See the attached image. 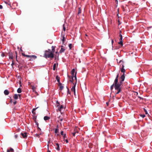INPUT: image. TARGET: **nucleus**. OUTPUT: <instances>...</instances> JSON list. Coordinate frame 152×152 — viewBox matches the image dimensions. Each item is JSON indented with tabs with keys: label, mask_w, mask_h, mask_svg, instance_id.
Returning <instances> with one entry per match:
<instances>
[{
	"label": "nucleus",
	"mask_w": 152,
	"mask_h": 152,
	"mask_svg": "<svg viewBox=\"0 0 152 152\" xmlns=\"http://www.w3.org/2000/svg\"><path fill=\"white\" fill-rule=\"evenodd\" d=\"M114 86L115 87V84H113L110 87V89L111 90H112L113 89Z\"/></svg>",
	"instance_id": "cd10ccee"
},
{
	"label": "nucleus",
	"mask_w": 152,
	"mask_h": 152,
	"mask_svg": "<svg viewBox=\"0 0 152 152\" xmlns=\"http://www.w3.org/2000/svg\"><path fill=\"white\" fill-rule=\"evenodd\" d=\"M68 77L69 78V81L72 83L73 82L74 77H70L69 75L68 76Z\"/></svg>",
	"instance_id": "a211bd4d"
},
{
	"label": "nucleus",
	"mask_w": 152,
	"mask_h": 152,
	"mask_svg": "<svg viewBox=\"0 0 152 152\" xmlns=\"http://www.w3.org/2000/svg\"><path fill=\"white\" fill-rule=\"evenodd\" d=\"M61 47V49L60 50L59 52V53H63L65 50V49L63 48V46H62Z\"/></svg>",
	"instance_id": "9d476101"
},
{
	"label": "nucleus",
	"mask_w": 152,
	"mask_h": 152,
	"mask_svg": "<svg viewBox=\"0 0 152 152\" xmlns=\"http://www.w3.org/2000/svg\"><path fill=\"white\" fill-rule=\"evenodd\" d=\"M56 63H55L53 64V70H55L56 69Z\"/></svg>",
	"instance_id": "a878e982"
},
{
	"label": "nucleus",
	"mask_w": 152,
	"mask_h": 152,
	"mask_svg": "<svg viewBox=\"0 0 152 152\" xmlns=\"http://www.w3.org/2000/svg\"><path fill=\"white\" fill-rule=\"evenodd\" d=\"M75 69H73L71 71V77H75V74H74V73H75ZM76 73H75V74Z\"/></svg>",
	"instance_id": "1a4fd4ad"
},
{
	"label": "nucleus",
	"mask_w": 152,
	"mask_h": 152,
	"mask_svg": "<svg viewBox=\"0 0 152 152\" xmlns=\"http://www.w3.org/2000/svg\"><path fill=\"white\" fill-rule=\"evenodd\" d=\"M119 36L120 37V38H121V39H122V36L121 34H120L119 35Z\"/></svg>",
	"instance_id": "e433bc0d"
},
{
	"label": "nucleus",
	"mask_w": 152,
	"mask_h": 152,
	"mask_svg": "<svg viewBox=\"0 0 152 152\" xmlns=\"http://www.w3.org/2000/svg\"><path fill=\"white\" fill-rule=\"evenodd\" d=\"M75 79L76 80V82L75 83H74V86H72V88L71 89V91H72L74 93V94L75 95V87L76 86V85L77 83V79L76 77V73L75 75Z\"/></svg>",
	"instance_id": "f03ea898"
},
{
	"label": "nucleus",
	"mask_w": 152,
	"mask_h": 152,
	"mask_svg": "<svg viewBox=\"0 0 152 152\" xmlns=\"http://www.w3.org/2000/svg\"><path fill=\"white\" fill-rule=\"evenodd\" d=\"M35 136L36 137H37L38 138L39 137V134H35Z\"/></svg>",
	"instance_id": "c9c22d12"
},
{
	"label": "nucleus",
	"mask_w": 152,
	"mask_h": 152,
	"mask_svg": "<svg viewBox=\"0 0 152 152\" xmlns=\"http://www.w3.org/2000/svg\"><path fill=\"white\" fill-rule=\"evenodd\" d=\"M2 8H3L2 6L1 5H0V9H2Z\"/></svg>",
	"instance_id": "603ef678"
},
{
	"label": "nucleus",
	"mask_w": 152,
	"mask_h": 152,
	"mask_svg": "<svg viewBox=\"0 0 152 152\" xmlns=\"http://www.w3.org/2000/svg\"><path fill=\"white\" fill-rule=\"evenodd\" d=\"M50 117L48 116H45L44 118V119L45 121L49 120L50 119Z\"/></svg>",
	"instance_id": "412c9836"
},
{
	"label": "nucleus",
	"mask_w": 152,
	"mask_h": 152,
	"mask_svg": "<svg viewBox=\"0 0 152 152\" xmlns=\"http://www.w3.org/2000/svg\"><path fill=\"white\" fill-rule=\"evenodd\" d=\"M17 91L18 93H21L22 92L21 88H18V89H17Z\"/></svg>",
	"instance_id": "5701e85b"
},
{
	"label": "nucleus",
	"mask_w": 152,
	"mask_h": 152,
	"mask_svg": "<svg viewBox=\"0 0 152 152\" xmlns=\"http://www.w3.org/2000/svg\"><path fill=\"white\" fill-rule=\"evenodd\" d=\"M56 145L57 146V147L56 148V149L58 151H60V149L59 144L58 143H56Z\"/></svg>",
	"instance_id": "f3484780"
},
{
	"label": "nucleus",
	"mask_w": 152,
	"mask_h": 152,
	"mask_svg": "<svg viewBox=\"0 0 152 152\" xmlns=\"http://www.w3.org/2000/svg\"><path fill=\"white\" fill-rule=\"evenodd\" d=\"M37 58V57L35 55H31V57H30V59L29 60L30 61H33L34 59H36Z\"/></svg>",
	"instance_id": "6e6552de"
},
{
	"label": "nucleus",
	"mask_w": 152,
	"mask_h": 152,
	"mask_svg": "<svg viewBox=\"0 0 152 152\" xmlns=\"http://www.w3.org/2000/svg\"><path fill=\"white\" fill-rule=\"evenodd\" d=\"M115 90L118 91L117 92L115 93V95L118 94L121 91V86H119L115 87Z\"/></svg>",
	"instance_id": "20e7f679"
},
{
	"label": "nucleus",
	"mask_w": 152,
	"mask_h": 152,
	"mask_svg": "<svg viewBox=\"0 0 152 152\" xmlns=\"http://www.w3.org/2000/svg\"><path fill=\"white\" fill-rule=\"evenodd\" d=\"M61 134L62 135H63L64 134V132L63 131H62L61 132Z\"/></svg>",
	"instance_id": "79ce46f5"
},
{
	"label": "nucleus",
	"mask_w": 152,
	"mask_h": 152,
	"mask_svg": "<svg viewBox=\"0 0 152 152\" xmlns=\"http://www.w3.org/2000/svg\"><path fill=\"white\" fill-rule=\"evenodd\" d=\"M115 0V1H116L117 2V1H118L117 0Z\"/></svg>",
	"instance_id": "338daca9"
},
{
	"label": "nucleus",
	"mask_w": 152,
	"mask_h": 152,
	"mask_svg": "<svg viewBox=\"0 0 152 152\" xmlns=\"http://www.w3.org/2000/svg\"><path fill=\"white\" fill-rule=\"evenodd\" d=\"M72 45L71 44H70L69 45V48L70 49H71V48H72Z\"/></svg>",
	"instance_id": "72a5a7b5"
},
{
	"label": "nucleus",
	"mask_w": 152,
	"mask_h": 152,
	"mask_svg": "<svg viewBox=\"0 0 152 152\" xmlns=\"http://www.w3.org/2000/svg\"><path fill=\"white\" fill-rule=\"evenodd\" d=\"M37 128H38V129L39 130H41V129H40V128H39V126L38 127H37Z\"/></svg>",
	"instance_id": "bf43d9fd"
},
{
	"label": "nucleus",
	"mask_w": 152,
	"mask_h": 152,
	"mask_svg": "<svg viewBox=\"0 0 152 152\" xmlns=\"http://www.w3.org/2000/svg\"><path fill=\"white\" fill-rule=\"evenodd\" d=\"M50 142H48V147L49 144H50ZM47 152H50V151L49 150L48 147V150Z\"/></svg>",
	"instance_id": "7c9ffc66"
},
{
	"label": "nucleus",
	"mask_w": 152,
	"mask_h": 152,
	"mask_svg": "<svg viewBox=\"0 0 152 152\" xmlns=\"http://www.w3.org/2000/svg\"><path fill=\"white\" fill-rule=\"evenodd\" d=\"M106 104L107 106L109 105V103L108 102H106Z\"/></svg>",
	"instance_id": "864d4df0"
},
{
	"label": "nucleus",
	"mask_w": 152,
	"mask_h": 152,
	"mask_svg": "<svg viewBox=\"0 0 152 152\" xmlns=\"http://www.w3.org/2000/svg\"><path fill=\"white\" fill-rule=\"evenodd\" d=\"M63 30L64 31H65L66 30V28L64 24L63 25Z\"/></svg>",
	"instance_id": "c756f323"
},
{
	"label": "nucleus",
	"mask_w": 152,
	"mask_h": 152,
	"mask_svg": "<svg viewBox=\"0 0 152 152\" xmlns=\"http://www.w3.org/2000/svg\"><path fill=\"white\" fill-rule=\"evenodd\" d=\"M118 77H119V74H118L117 75V76H116V78H117V79H118Z\"/></svg>",
	"instance_id": "3c124183"
},
{
	"label": "nucleus",
	"mask_w": 152,
	"mask_h": 152,
	"mask_svg": "<svg viewBox=\"0 0 152 152\" xmlns=\"http://www.w3.org/2000/svg\"><path fill=\"white\" fill-rule=\"evenodd\" d=\"M16 103H17V102L16 101H15V102H13V104L14 105H15L16 104Z\"/></svg>",
	"instance_id": "5fc2aeb1"
},
{
	"label": "nucleus",
	"mask_w": 152,
	"mask_h": 152,
	"mask_svg": "<svg viewBox=\"0 0 152 152\" xmlns=\"http://www.w3.org/2000/svg\"><path fill=\"white\" fill-rule=\"evenodd\" d=\"M124 73L121 76L120 78L121 80L120 81V83L122 84V82L125 79Z\"/></svg>",
	"instance_id": "0eeeda50"
},
{
	"label": "nucleus",
	"mask_w": 152,
	"mask_h": 152,
	"mask_svg": "<svg viewBox=\"0 0 152 152\" xmlns=\"http://www.w3.org/2000/svg\"><path fill=\"white\" fill-rule=\"evenodd\" d=\"M66 88H67V90H68L67 93H68V94H70V92L69 91V88H68L67 87Z\"/></svg>",
	"instance_id": "a19ab883"
},
{
	"label": "nucleus",
	"mask_w": 152,
	"mask_h": 152,
	"mask_svg": "<svg viewBox=\"0 0 152 152\" xmlns=\"http://www.w3.org/2000/svg\"><path fill=\"white\" fill-rule=\"evenodd\" d=\"M38 108V107H37V108H33V109H32V113L33 114H35V113L34 112V111L36 110V109H37V108Z\"/></svg>",
	"instance_id": "b1692460"
},
{
	"label": "nucleus",
	"mask_w": 152,
	"mask_h": 152,
	"mask_svg": "<svg viewBox=\"0 0 152 152\" xmlns=\"http://www.w3.org/2000/svg\"><path fill=\"white\" fill-rule=\"evenodd\" d=\"M35 123L37 125V126L38 127V125H39V124H38V123L36 121H35Z\"/></svg>",
	"instance_id": "a18cd8bd"
},
{
	"label": "nucleus",
	"mask_w": 152,
	"mask_h": 152,
	"mask_svg": "<svg viewBox=\"0 0 152 152\" xmlns=\"http://www.w3.org/2000/svg\"><path fill=\"white\" fill-rule=\"evenodd\" d=\"M81 13V10L80 8H79V10L78 11V14H79Z\"/></svg>",
	"instance_id": "2f4dec72"
},
{
	"label": "nucleus",
	"mask_w": 152,
	"mask_h": 152,
	"mask_svg": "<svg viewBox=\"0 0 152 152\" xmlns=\"http://www.w3.org/2000/svg\"><path fill=\"white\" fill-rule=\"evenodd\" d=\"M73 136H75V132H74L72 133Z\"/></svg>",
	"instance_id": "c03bdc74"
},
{
	"label": "nucleus",
	"mask_w": 152,
	"mask_h": 152,
	"mask_svg": "<svg viewBox=\"0 0 152 152\" xmlns=\"http://www.w3.org/2000/svg\"><path fill=\"white\" fill-rule=\"evenodd\" d=\"M115 90L118 91L117 92L115 93V95L118 94L121 91V86H119L115 87Z\"/></svg>",
	"instance_id": "39448f33"
},
{
	"label": "nucleus",
	"mask_w": 152,
	"mask_h": 152,
	"mask_svg": "<svg viewBox=\"0 0 152 152\" xmlns=\"http://www.w3.org/2000/svg\"><path fill=\"white\" fill-rule=\"evenodd\" d=\"M118 79L117 78H115L114 82V84H115V87L119 86H121V84L120 83H118Z\"/></svg>",
	"instance_id": "423d86ee"
},
{
	"label": "nucleus",
	"mask_w": 152,
	"mask_h": 152,
	"mask_svg": "<svg viewBox=\"0 0 152 152\" xmlns=\"http://www.w3.org/2000/svg\"><path fill=\"white\" fill-rule=\"evenodd\" d=\"M63 108V106L62 105H61L60 107H58V110H59L61 111V109H62Z\"/></svg>",
	"instance_id": "bb28decb"
},
{
	"label": "nucleus",
	"mask_w": 152,
	"mask_h": 152,
	"mask_svg": "<svg viewBox=\"0 0 152 152\" xmlns=\"http://www.w3.org/2000/svg\"><path fill=\"white\" fill-rule=\"evenodd\" d=\"M65 141L66 143H68V140L67 139L65 140Z\"/></svg>",
	"instance_id": "4d7b16f0"
},
{
	"label": "nucleus",
	"mask_w": 152,
	"mask_h": 152,
	"mask_svg": "<svg viewBox=\"0 0 152 152\" xmlns=\"http://www.w3.org/2000/svg\"><path fill=\"white\" fill-rule=\"evenodd\" d=\"M18 96H19V97H21V94H18Z\"/></svg>",
	"instance_id": "13d9d810"
},
{
	"label": "nucleus",
	"mask_w": 152,
	"mask_h": 152,
	"mask_svg": "<svg viewBox=\"0 0 152 152\" xmlns=\"http://www.w3.org/2000/svg\"><path fill=\"white\" fill-rule=\"evenodd\" d=\"M21 134L23 138H26L27 137V133L26 132L22 133Z\"/></svg>",
	"instance_id": "f8f14e48"
},
{
	"label": "nucleus",
	"mask_w": 152,
	"mask_h": 152,
	"mask_svg": "<svg viewBox=\"0 0 152 152\" xmlns=\"http://www.w3.org/2000/svg\"><path fill=\"white\" fill-rule=\"evenodd\" d=\"M9 58L13 59V54L12 52H10L9 53Z\"/></svg>",
	"instance_id": "4468645a"
},
{
	"label": "nucleus",
	"mask_w": 152,
	"mask_h": 152,
	"mask_svg": "<svg viewBox=\"0 0 152 152\" xmlns=\"http://www.w3.org/2000/svg\"><path fill=\"white\" fill-rule=\"evenodd\" d=\"M17 55L16 54V60L18 63L19 61L17 59Z\"/></svg>",
	"instance_id": "09e8293b"
},
{
	"label": "nucleus",
	"mask_w": 152,
	"mask_h": 152,
	"mask_svg": "<svg viewBox=\"0 0 152 152\" xmlns=\"http://www.w3.org/2000/svg\"><path fill=\"white\" fill-rule=\"evenodd\" d=\"M14 150L12 148H10V149H7V152H14Z\"/></svg>",
	"instance_id": "6ab92c4d"
},
{
	"label": "nucleus",
	"mask_w": 152,
	"mask_h": 152,
	"mask_svg": "<svg viewBox=\"0 0 152 152\" xmlns=\"http://www.w3.org/2000/svg\"><path fill=\"white\" fill-rule=\"evenodd\" d=\"M25 57H29L30 58V57H31V55H26Z\"/></svg>",
	"instance_id": "4c0bfd02"
},
{
	"label": "nucleus",
	"mask_w": 152,
	"mask_h": 152,
	"mask_svg": "<svg viewBox=\"0 0 152 152\" xmlns=\"http://www.w3.org/2000/svg\"><path fill=\"white\" fill-rule=\"evenodd\" d=\"M14 64V61H13V60L12 61V64H11V66H13V65Z\"/></svg>",
	"instance_id": "ea45409f"
},
{
	"label": "nucleus",
	"mask_w": 152,
	"mask_h": 152,
	"mask_svg": "<svg viewBox=\"0 0 152 152\" xmlns=\"http://www.w3.org/2000/svg\"><path fill=\"white\" fill-rule=\"evenodd\" d=\"M18 137V136L16 134V135H15V138H17V137Z\"/></svg>",
	"instance_id": "de8ad7c7"
},
{
	"label": "nucleus",
	"mask_w": 152,
	"mask_h": 152,
	"mask_svg": "<svg viewBox=\"0 0 152 152\" xmlns=\"http://www.w3.org/2000/svg\"><path fill=\"white\" fill-rule=\"evenodd\" d=\"M56 103L57 104H58L59 105L60 104L58 102V101H57L56 102Z\"/></svg>",
	"instance_id": "680f3d73"
},
{
	"label": "nucleus",
	"mask_w": 152,
	"mask_h": 152,
	"mask_svg": "<svg viewBox=\"0 0 152 152\" xmlns=\"http://www.w3.org/2000/svg\"><path fill=\"white\" fill-rule=\"evenodd\" d=\"M113 42H113V40H112V44H113Z\"/></svg>",
	"instance_id": "e2e57ef3"
},
{
	"label": "nucleus",
	"mask_w": 152,
	"mask_h": 152,
	"mask_svg": "<svg viewBox=\"0 0 152 152\" xmlns=\"http://www.w3.org/2000/svg\"><path fill=\"white\" fill-rule=\"evenodd\" d=\"M62 41L63 42V43L64 42V41H65V38L64 37H63Z\"/></svg>",
	"instance_id": "58836bf2"
},
{
	"label": "nucleus",
	"mask_w": 152,
	"mask_h": 152,
	"mask_svg": "<svg viewBox=\"0 0 152 152\" xmlns=\"http://www.w3.org/2000/svg\"><path fill=\"white\" fill-rule=\"evenodd\" d=\"M58 128H56L55 129V132L57 133L58 132Z\"/></svg>",
	"instance_id": "c85d7f7f"
},
{
	"label": "nucleus",
	"mask_w": 152,
	"mask_h": 152,
	"mask_svg": "<svg viewBox=\"0 0 152 152\" xmlns=\"http://www.w3.org/2000/svg\"><path fill=\"white\" fill-rule=\"evenodd\" d=\"M144 110L145 112V114H147V111L145 109H144Z\"/></svg>",
	"instance_id": "37998d69"
},
{
	"label": "nucleus",
	"mask_w": 152,
	"mask_h": 152,
	"mask_svg": "<svg viewBox=\"0 0 152 152\" xmlns=\"http://www.w3.org/2000/svg\"><path fill=\"white\" fill-rule=\"evenodd\" d=\"M141 116H142L143 118H144V117L145 116V115H141Z\"/></svg>",
	"instance_id": "6e6d98bb"
},
{
	"label": "nucleus",
	"mask_w": 152,
	"mask_h": 152,
	"mask_svg": "<svg viewBox=\"0 0 152 152\" xmlns=\"http://www.w3.org/2000/svg\"><path fill=\"white\" fill-rule=\"evenodd\" d=\"M119 42H118V44L122 46L123 45V42L122 41V39L119 38Z\"/></svg>",
	"instance_id": "ddd939ff"
},
{
	"label": "nucleus",
	"mask_w": 152,
	"mask_h": 152,
	"mask_svg": "<svg viewBox=\"0 0 152 152\" xmlns=\"http://www.w3.org/2000/svg\"><path fill=\"white\" fill-rule=\"evenodd\" d=\"M120 34H121V31H120Z\"/></svg>",
	"instance_id": "69168bd1"
},
{
	"label": "nucleus",
	"mask_w": 152,
	"mask_h": 152,
	"mask_svg": "<svg viewBox=\"0 0 152 152\" xmlns=\"http://www.w3.org/2000/svg\"><path fill=\"white\" fill-rule=\"evenodd\" d=\"M58 86H59L60 89L61 90L63 89L64 86H63L62 84L61 83H59Z\"/></svg>",
	"instance_id": "dca6fc26"
},
{
	"label": "nucleus",
	"mask_w": 152,
	"mask_h": 152,
	"mask_svg": "<svg viewBox=\"0 0 152 152\" xmlns=\"http://www.w3.org/2000/svg\"><path fill=\"white\" fill-rule=\"evenodd\" d=\"M56 79L58 82V83H61L60 81V77L58 76H56Z\"/></svg>",
	"instance_id": "aec40b11"
},
{
	"label": "nucleus",
	"mask_w": 152,
	"mask_h": 152,
	"mask_svg": "<svg viewBox=\"0 0 152 152\" xmlns=\"http://www.w3.org/2000/svg\"><path fill=\"white\" fill-rule=\"evenodd\" d=\"M117 62L119 64L121 63V65L122 64V68L121 69V72H123L124 73L125 72V70L124 69V61L122 60H121L119 61V62L117 61Z\"/></svg>",
	"instance_id": "7ed1b4c3"
},
{
	"label": "nucleus",
	"mask_w": 152,
	"mask_h": 152,
	"mask_svg": "<svg viewBox=\"0 0 152 152\" xmlns=\"http://www.w3.org/2000/svg\"><path fill=\"white\" fill-rule=\"evenodd\" d=\"M4 94L6 95H8L9 94V91L7 90H5L4 91Z\"/></svg>",
	"instance_id": "2eb2a0df"
},
{
	"label": "nucleus",
	"mask_w": 152,
	"mask_h": 152,
	"mask_svg": "<svg viewBox=\"0 0 152 152\" xmlns=\"http://www.w3.org/2000/svg\"><path fill=\"white\" fill-rule=\"evenodd\" d=\"M60 121H62L63 120L62 118H60Z\"/></svg>",
	"instance_id": "052dcab7"
},
{
	"label": "nucleus",
	"mask_w": 152,
	"mask_h": 152,
	"mask_svg": "<svg viewBox=\"0 0 152 152\" xmlns=\"http://www.w3.org/2000/svg\"><path fill=\"white\" fill-rule=\"evenodd\" d=\"M44 56L46 58H53L54 57V54L50 51V49H49L48 50L45 51Z\"/></svg>",
	"instance_id": "f257e3e1"
},
{
	"label": "nucleus",
	"mask_w": 152,
	"mask_h": 152,
	"mask_svg": "<svg viewBox=\"0 0 152 152\" xmlns=\"http://www.w3.org/2000/svg\"><path fill=\"white\" fill-rule=\"evenodd\" d=\"M57 135H59V134H57Z\"/></svg>",
	"instance_id": "774afa93"
},
{
	"label": "nucleus",
	"mask_w": 152,
	"mask_h": 152,
	"mask_svg": "<svg viewBox=\"0 0 152 152\" xmlns=\"http://www.w3.org/2000/svg\"><path fill=\"white\" fill-rule=\"evenodd\" d=\"M22 55L23 56H25H25H26V55H25V54L24 53H22Z\"/></svg>",
	"instance_id": "49530a36"
},
{
	"label": "nucleus",
	"mask_w": 152,
	"mask_h": 152,
	"mask_svg": "<svg viewBox=\"0 0 152 152\" xmlns=\"http://www.w3.org/2000/svg\"><path fill=\"white\" fill-rule=\"evenodd\" d=\"M1 56L2 57L5 56V54L4 53H2L1 54Z\"/></svg>",
	"instance_id": "473e14b6"
},
{
	"label": "nucleus",
	"mask_w": 152,
	"mask_h": 152,
	"mask_svg": "<svg viewBox=\"0 0 152 152\" xmlns=\"http://www.w3.org/2000/svg\"><path fill=\"white\" fill-rule=\"evenodd\" d=\"M24 61L23 60H20L19 61L18 63L20 64L22 66H23L24 64Z\"/></svg>",
	"instance_id": "9b49d317"
},
{
	"label": "nucleus",
	"mask_w": 152,
	"mask_h": 152,
	"mask_svg": "<svg viewBox=\"0 0 152 152\" xmlns=\"http://www.w3.org/2000/svg\"><path fill=\"white\" fill-rule=\"evenodd\" d=\"M75 134H76V133H77V134H78V132H77V131H75Z\"/></svg>",
	"instance_id": "0e129e2a"
},
{
	"label": "nucleus",
	"mask_w": 152,
	"mask_h": 152,
	"mask_svg": "<svg viewBox=\"0 0 152 152\" xmlns=\"http://www.w3.org/2000/svg\"><path fill=\"white\" fill-rule=\"evenodd\" d=\"M138 98H140V99H143V98H142V97H140V96H138Z\"/></svg>",
	"instance_id": "8fccbe9b"
},
{
	"label": "nucleus",
	"mask_w": 152,
	"mask_h": 152,
	"mask_svg": "<svg viewBox=\"0 0 152 152\" xmlns=\"http://www.w3.org/2000/svg\"><path fill=\"white\" fill-rule=\"evenodd\" d=\"M18 95L17 94H15L14 95V98L15 99H18Z\"/></svg>",
	"instance_id": "393cba45"
},
{
	"label": "nucleus",
	"mask_w": 152,
	"mask_h": 152,
	"mask_svg": "<svg viewBox=\"0 0 152 152\" xmlns=\"http://www.w3.org/2000/svg\"><path fill=\"white\" fill-rule=\"evenodd\" d=\"M63 136V138L64 139V140L65 139V138L66 137V134H64V135Z\"/></svg>",
	"instance_id": "f704fd0d"
},
{
	"label": "nucleus",
	"mask_w": 152,
	"mask_h": 152,
	"mask_svg": "<svg viewBox=\"0 0 152 152\" xmlns=\"http://www.w3.org/2000/svg\"><path fill=\"white\" fill-rule=\"evenodd\" d=\"M55 46H52V49L51 52H52L53 53H54L55 52Z\"/></svg>",
	"instance_id": "4be33fe9"
}]
</instances>
